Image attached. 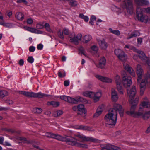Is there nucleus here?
I'll list each match as a JSON object with an SVG mask.
<instances>
[{
	"label": "nucleus",
	"mask_w": 150,
	"mask_h": 150,
	"mask_svg": "<svg viewBox=\"0 0 150 150\" xmlns=\"http://www.w3.org/2000/svg\"><path fill=\"white\" fill-rule=\"evenodd\" d=\"M123 109L121 105L115 104L113 108L110 109L105 117L104 121L106 126H114L116 124L117 115V112L121 117L123 115Z\"/></svg>",
	"instance_id": "nucleus-1"
},
{
	"label": "nucleus",
	"mask_w": 150,
	"mask_h": 150,
	"mask_svg": "<svg viewBox=\"0 0 150 150\" xmlns=\"http://www.w3.org/2000/svg\"><path fill=\"white\" fill-rule=\"evenodd\" d=\"M45 136L48 137L54 138L59 140L65 141L69 145L83 148L87 147V145L78 143L76 139L71 136H65L62 137L59 135L49 132L46 133Z\"/></svg>",
	"instance_id": "nucleus-2"
},
{
	"label": "nucleus",
	"mask_w": 150,
	"mask_h": 150,
	"mask_svg": "<svg viewBox=\"0 0 150 150\" xmlns=\"http://www.w3.org/2000/svg\"><path fill=\"white\" fill-rule=\"evenodd\" d=\"M136 87L133 86L132 89L127 90V95L129 97V102L130 103L137 105L139 100L138 97H136L134 100V97L136 93Z\"/></svg>",
	"instance_id": "nucleus-3"
},
{
	"label": "nucleus",
	"mask_w": 150,
	"mask_h": 150,
	"mask_svg": "<svg viewBox=\"0 0 150 150\" xmlns=\"http://www.w3.org/2000/svg\"><path fill=\"white\" fill-rule=\"evenodd\" d=\"M121 7L126 10L127 12L132 14L134 10L133 2L131 0H123L121 4Z\"/></svg>",
	"instance_id": "nucleus-4"
},
{
	"label": "nucleus",
	"mask_w": 150,
	"mask_h": 150,
	"mask_svg": "<svg viewBox=\"0 0 150 150\" xmlns=\"http://www.w3.org/2000/svg\"><path fill=\"white\" fill-rule=\"evenodd\" d=\"M121 73L122 76L123 83L124 86L126 87L127 91V92L128 89L130 90L132 88V87L129 88V86L132 83L131 78L129 76H127L126 75V72L124 71H122Z\"/></svg>",
	"instance_id": "nucleus-5"
},
{
	"label": "nucleus",
	"mask_w": 150,
	"mask_h": 150,
	"mask_svg": "<svg viewBox=\"0 0 150 150\" xmlns=\"http://www.w3.org/2000/svg\"><path fill=\"white\" fill-rule=\"evenodd\" d=\"M145 79H143L140 84V94L141 95H142L145 91L146 84L148 83L147 79L150 78V74L148 73L144 75Z\"/></svg>",
	"instance_id": "nucleus-6"
},
{
	"label": "nucleus",
	"mask_w": 150,
	"mask_h": 150,
	"mask_svg": "<svg viewBox=\"0 0 150 150\" xmlns=\"http://www.w3.org/2000/svg\"><path fill=\"white\" fill-rule=\"evenodd\" d=\"M137 15L138 20L142 22L146 23L149 20L147 16L143 14L142 11L140 8H137Z\"/></svg>",
	"instance_id": "nucleus-7"
},
{
	"label": "nucleus",
	"mask_w": 150,
	"mask_h": 150,
	"mask_svg": "<svg viewBox=\"0 0 150 150\" xmlns=\"http://www.w3.org/2000/svg\"><path fill=\"white\" fill-rule=\"evenodd\" d=\"M144 106L142 105V103H141L138 111H136L135 117H138L140 116H142V118L145 119H148L149 117V115H150V114H146L148 112V111L144 113Z\"/></svg>",
	"instance_id": "nucleus-8"
},
{
	"label": "nucleus",
	"mask_w": 150,
	"mask_h": 150,
	"mask_svg": "<svg viewBox=\"0 0 150 150\" xmlns=\"http://www.w3.org/2000/svg\"><path fill=\"white\" fill-rule=\"evenodd\" d=\"M115 79L116 84L117 88L119 93L122 94H123L122 88V85L121 83V79L119 75H116L115 77Z\"/></svg>",
	"instance_id": "nucleus-9"
},
{
	"label": "nucleus",
	"mask_w": 150,
	"mask_h": 150,
	"mask_svg": "<svg viewBox=\"0 0 150 150\" xmlns=\"http://www.w3.org/2000/svg\"><path fill=\"white\" fill-rule=\"evenodd\" d=\"M115 53L119 59L122 61H124L127 59V56L120 49H116L115 50Z\"/></svg>",
	"instance_id": "nucleus-10"
},
{
	"label": "nucleus",
	"mask_w": 150,
	"mask_h": 150,
	"mask_svg": "<svg viewBox=\"0 0 150 150\" xmlns=\"http://www.w3.org/2000/svg\"><path fill=\"white\" fill-rule=\"evenodd\" d=\"M136 72L138 76L137 82L139 83L142 79L143 74V70L140 65L138 64L137 66Z\"/></svg>",
	"instance_id": "nucleus-11"
},
{
	"label": "nucleus",
	"mask_w": 150,
	"mask_h": 150,
	"mask_svg": "<svg viewBox=\"0 0 150 150\" xmlns=\"http://www.w3.org/2000/svg\"><path fill=\"white\" fill-rule=\"evenodd\" d=\"M124 68L129 72L130 74L133 76H135V74L134 71L130 66L126 62H124L123 64Z\"/></svg>",
	"instance_id": "nucleus-12"
},
{
	"label": "nucleus",
	"mask_w": 150,
	"mask_h": 150,
	"mask_svg": "<svg viewBox=\"0 0 150 150\" xmlns=\"http://www.w3.org/2000/svg\"><path fill=\"white\" fill-rule=\"evenodd\" d=\"M95 77L98 80L107 83H111L112 81L113 80L111 78H110L106 77L103 76L99 75H96Z\"/></svg>",
	"instance_id": "nucleus-13"
},
{
	"label": "nucleus",
	"mask_w": 150,
	"mask_h": 150,
	"mask_svg": "<svg viewBox=\"0 0 150 150\" xmlns=\"http://www.w3.org/2000/svg\"><path fill=\"white\" fill-rule=\"evenodd\" d=\"M102 95L100 91L97 92H93L92 93V98L94 102H96L98 101Z\"/></svg>",
	"instance_id": "nucleus-14"
},
{
	"label": "nucleus",
	"mask_w": 150,
	"mask_h": 150,
	"mask_svg": "<svg viewBox=\"0 0 150 150\" xmlns=\"http://www.w3.org/2000/svg\"><path fill=\"white\" fill-rule=\"evenodd\" d=\"M82 37V34L81 33H79L76 36L72 38L70 37V41L75 44H77L78 43V41L81 40Z\"/></svg>",
	"instance_id": "nucleus-15"
},
{
	"label": "nucleus",
	"mask_w": 150,
	"mask_h": 150,
	"mask_svg": "<svg viewBox=\"0 0 150 150\" xmlns=\"http://www.w3.org/2000/svg\"><path fill=\"white\" fill-rule=\"evenodd\" d=\"M97 40L100 49L105 50L108 47L107 43L104 39H98Z\"/></svg>",
	"instance_id": "nucleus-16"
},
{
	"label": "nucleus",
	"mask_w": 150,
	"mask_h": 150,
	"mask_svg": "<svg viewBox=\"0 0 150 150\" xmlns=\"http://www.w3.org/2000/svg\"><path fill=\"white\" fill-rule=\"evenodd\" d=\"M136 104L132 105L129 111H127L126 113L128 115L134 117H136Z\"/></svg>",
	"instance_id": "nucleus-17"
},
{
	"label": "nucleus",
	"mask_w": 150,
	"mask_h": 150,
	"mask_svg": "<svg viewBox=\"0 0 150 150\" xmlns=\"http://www.w3.org/2000/svg\"><path fill=\"white\" fill-rule=\"evenodd\" d=\"M138 54L139 58L143 62H146L147 60V57L144 53L142 51H140L137 49L135 52Z\"/></svg>",
	"instance_id": "nucleus-18"
},
{
	"label": "nucleus",
	"mask_w": 150,
	"mask_h": 150,
	"mask_svg": "<svg viewBox=\"0 0 150 150\" xmlns=\"http://www.w3.org/2000/svg\"><path fill=\"white\" fill-rule=\"evenodd\" d=\"M23 28L25 30L32 33L38 34H41L42 33V31L38 30L36 29L30 27L28 26H24V27Z\"/></svg>",
	"instance_id": "nucleus-19"
},
{
	"label": "nucleus",
	"mask_w": 150,
	"mask_h": 150,
	"mask_svg": "<svg viewBox=\"0 0 150 150\" xmlns=\"http://www.w3.org/2000/svg\"><path fill=\"white\" fill-rule=\"evenodd\" d=\"M111 96L112 99L113 101H116L118 99V96L117 92L115 89L112 88L111 90Z\"/></svg>",
	"instance_id": "nucleus-20"
},
{
	"label": "nucleus",
	"mask_w": 150,
	"mask_h": 150,
	"mask_svg": "<svg viewBox=\"0 0 150 150\" xmlns=\"http://www.w3.org/2000/svg\"><path fill=\"white\" fill-rule=\"evenodd\" d=\"M75 137H78L80 139L81 141H88L91 140V139L89 137H86L81 133L76 134L75 135Z\"/></svg>",
	"instance_id": "nucleus-21"
},
{
	"label": "nucleus",
	"mask_w": 150,
	"mask_h": 150,
	"mask_svg": "<svg viewBox=\"0 0 150 150\" xmlns=\"http://www.w3.org/2000/svg\"><path fill=\"white\" fill-rule=\"evenodd\" d=\"M78 111L81 113V115L83 116L86 115V110L83 104H80L78 105Z\"/></svg>",
	"instance_id": "nucleus-22"
},
{
	"label": "nucleus",
	"mask_w": 150,
	"mask_h": 150,
	"mask_svg": "<svg viewBox=\"0 0 150 150\" xmlns=\"http://www.w3.org/2000/svg\"><path fill=\"white\" fill-rule=\"evenodd\" d=\"M106 63V60L105 58L104 57H102L100 59L99 64L97 67L101 69H103L104 68V66L105 65Z\"/></svg>",
	"instance_id": "nucleus-23"
},
{
	"label": "nucleus",
	"mask_w": 150,
	"mask_h": 150,
	"mask_svg": "<svg viewBox=\"0 0 150 150\" xmlns=\"http://www.w3.org/2000/svg\"><path fill=\"white\" fill-rule=\"evenodd\" d=\"M18 93L24 95L26 96L30 97H34V93L33 92H28L25 91H19Z\"/></svg>",
	"instance_id": "nucleus-24"
},
{
	"label": "nucleus",
	"mask_w": 150,
	"mask_h": 150,
	"mask_svg": "<svg viewBox=\"0 0 150 150\" xmlns=\"http://www.w3.org/2000/svg\"><path fill=\"white\" fill-rule=\"evenodd\" d=\"M135 3L139 6L148 5L149 4V1L146 0H135Z\"/></svg>",
	"instance_id": "nucleus-25"
},
{
	"label": "nucleus",
	"mask_w": 150,
	"mask_h": 150,
	"mask_svg": "<svg viewBox=\"0 0 150 150\" xmlns=\"http://www.w3.org/2000/svg\"><path fill=\"white\" fill-rule=\"evenodd\" d=\"M71 103L76 104L78 102H82L83 100V98L80 96H78L75 98H73L71 97Z\"/></svg>",
	"instance_id": "nucleus-26"
},
{
	"label": "nucleus",
	"mask_w": 150,
	"mask_h": 150,
	"mask_svg": "<svg viewBox=\"0 0 150 150\" xmlns=\"http://www.w3.org/2000/svg\"><path fill=\"white\" fill-rule=\"evenodd\" d=\"M60 98L65 101L71 103V97H70L66 96H60Z\"/></svg>",
	"instance_id": "nucleus-27"
},
{
	"label": "nucleus",
	"mask_w": 150,
	"mask_h": 150,
	"mask_svg": "<svg viewBox=\"0 0 150 150\" xmlns=\"http://www.w3.org/2000/svg\"><path fill=\"white\" fill-rule=\"evenodd\" d=\"M83 42L86 43L91 39L92 37L90 35H86L83 37Z\"/></svg>",
	"instance_id": "nucleus-28"
},
{
	"label": "nucleus",
	"mask_w": 150,
	"mask_h": 150,
	"mask_svg": "<svg viewBox=\"0 0 150 150\" xmlns=\"http://www.w3.org/2000/svg\"><path fill=\"white\" fill-rule=\"evenodd\" d=\"M49 95L42 93L40 92L38 93H34V98H42L44 96L47 97Z\"/></svg>",
	"instance_id": "nucleus-29"
},
{
	"label": "nucleus",
	"mask_w": 150,
	"mask_h": 150,
	"mask_svg": "<svg viewBox=\"0 0 150 150\" xmlns=\"http://www.w3.org/2000/svg\"><path fill=\"white\" fill-rule=\"evenodd\" d=\"M140 35L139 32L138 31H134L131 34L129 35L127 38V39H130L134 37H136Z\"/></svg>",
	"instance_id": "nucleus-30"
},
{
	"label": "nucleus",
	"mask_w": 150,
	"mask_h": 150,
	"mask_svg": "<svg viewBox=\"0 0 150 150\" xmlns=\"http://www.w3.org/2000/svg\"><path fill=\"white\" fill-rule=\"evenodd\" d=\"M111 145L110 144H102L101 145V150H111Z\"/></svg>",
	"instance_id": "nucleus-31"
},
{
	"label": "nucleus",
	"mask_w": 150,
	"mask_h": 150,
	"mask_svg": "<svg viewBox=\"0 0 150 150\" xmlns=\"http://www.w3.org/2000/svg\"><path fill=\"white\" fill-rule=\"evenodd\" d=\"M109 30L111 33L114 34L117 36H118L120 35V32L118 30H114L111 28H109Z\"/></svg>",
	"instance_id": "nucleus-32"
},
{
	"label": "nucleus",
	"mask_w": 150,
	"mask_h": 150,
	"mask_svg": "<svg viewBox=\"0 0 150 150\" xmlns=\"http://www.w3.org/2000/svg\"><path fill=\"white\" fill-rule=\"evenodd\" d=\"M16 17L18 20L22 21L24 18V15L21 13L18 12L16 13Z\"/></svg>",
	"instance_id": "nucleus-33"
},
{
	"label": "nucleus",
	"mask_w": 150,
	"mask_h": 150,
	"mask_svg": "<svg viewBox=\"0 0 150 150\" xmlns=\"http://www.w3.org/2000/svg\"><path fill=\"white\" fill-rule=\"evenodd\" d=\"M48 105H52L53 107H57L59 105V103L58 102L51 101L47 103Z\"/></svg>",
	"instance_id": "nucleus-34"
},
{
	"label": "nucleus",
	"mask_w": 150,
	"mask_h": 150,
	"mask_svg": "<svg viewBox=\"0 0 150 150\" xmlns=\"http://www.w3.org/2000/svg\"><path fill=\"white\" fill-rule=\"evenodd\" d=\"M78 129H82L85 130H87L89 131H92L91 128L88 126H84L82 125H80L76 128Z\"/></svg>",
	"instance_id": "nucleus-35"
},
{
	"label": "nucleus",
	"mask_w": 150,
	"mask_h": 150,
	"mask_svg": "<svg viewBox=\"0 0 150 150\" xmlns=\"http://www.w3.org/2000/svg\"><path fill=\"white\" fill-rule=\"evenodd\" d=\"M63 113L62 111L58 110L54 111L53 113V115L54 117H57L62 115Z\"/></svg>",
	"instance_id": "nucleus-36"
},
{
	"label": "nucleus",
	"mask_w": 150,
	"mask_h": 150,
	"mask_svg": "<svg viewBox=\"0 0 150 150\" xmlns=\"http://www.w3.org/2000/svg\"><path fill=\"white\" fill-rule=\"evenodd\" d=\"M144 108L150 109V101H143L141 103Z\"/></svg>",
	"instance_id": "nucleus-37"
},
{
	"label": "nucleus",
	"mask_w": 150,
	"mask_h": 150,
	"mask_svg": "<svg viewBox=\"0 0 150 150\" xmlns=\"http://www.w3.org/2000/svg\"><path fill=\"white\" fill-rule=\"evenodd\" d=\"M124 48L125 50H126V49H128L129 50H132L135 52L137 50V49L135 47L129 45H125Z\"/></svg>",
	"instance_id": "nucleus-38"
},
{
	"label": "nucleus",
	"mask_w": 150,
	"mask_h": 150,
	"mask_svg": "<svg viewBox=\"0 0 150 150\" xmlns=\"http://www.w3.org/2000/svg\"><path fill=\"white\" fill-rule=\"evenodd\" d=\"M79 53L81 55L83 54L85 57H88L83 47H80L79 48Z\"/></svg>",
	"instance_id": "nucleus-39"
},
{
	"label": "nucleus",
	"mask_w": 150,
	"mask_h": 150,
	"mask_svg": "<svg viewBox=\"0 0 150 150\" xmlns=\"http://www.w3.org/2000/svg\"><path fill=\"white\" fill-rule=\"evenodd\" d=\"M98 49V47L95 45L92 46L91 48V52L94 53H96L97 52Z\"/></svg>",
	"instance_id": "nucleus-40"
},
{
	"label": "nucleus",
	"mask_w": 150,
	"mask_h": 150,
	"mask_svg": "<svg viewBox=\"0 0 150 150\" xmlns=\"http://www.w3.org/2000/svg\"><path fill=\"white\" fill-rule=\"evenodd\" d=\"M92 92L89 91H86L83 92V95L85 96L91 98H92Z\"/></svg>",
	"instance_id": "nucleus-41"
},
{
	"label": "nucleus",
	"mask_w": 150,
	"mask_h": 150,
	"mask_svg": "<svg viewBox=\"0 0 150 150\" xmlns=\"http://www.w3.org/2000/svg\"><path fill=\"white\" fill-rule=\"evenodd\" d=\"M8 95V93L6 91L0 90V97L1 98L4 97Z\"/></svg>",
	"instance_id": "nucleus-42"
},
{
	"label": "nucleus",
	"mask_w": 150,
	"mask_h": 150,
	"mask_svg": "<svg viewBox=\"0 0 150 150\" xmlns=\"http://www.w3.org/2000/svg\"><path fill=\"white\" fill-rule=\"evenodd\" d=\"M69 4L71 6L75 7L77 5V2L74 0H68Z\"/></svg>",
	"instance_id": "nucleus-43"
},
{
	"label": "nucleus",
	"mask_w": 150,
	"mask_h": 150,
	"mask_svg": "<svg viewBox=\"0 0 150 150\" xmlns=\"http://www.w3.org/2000/svg\"><path fill=\"white\" fill-rule=\"evenodd\" d=\"M2 25L4 27L8 28H11L14 27V25L11 23H5L3 22Z\"/></svg>",
	"instance_id": "nucleus-44"
},
{
	"label": "nucleus",
	"mask_w": 150,
	"mask_h": 150,
	"mask_svg": "<svg viewBox=\"0 0 150 150\" xmlns=\"http://www.w3.org/2000/svg\"><path fill=\"white\" fill-rule=\"evenodd\" d=\"M104 109V106L103 105L99 106L97 108L96 111L99 113L101 114Z\"/></svg>",
	"instance_id": "nucleus-45"
},
{
	"label": "nucleus",
	"mask_w": 150,
	"mask_h": 150,
	"mask_svg": "<svg viewBox=\"0 0 150 150\" xmlns=\"http://www.w3.org/2000/svg\"><path fill=\"white\" fill-rule=\"evenodd\" d=\"M79 17L81 19H84L85 21L88 22V21L89 18L88 17L82 14H80L79 15Z\"/></svg>",
	"instance_id": "nucleus-46"
},
{
	"label": "nucleus",
	"mask_w": 150,
	"mask_h": 150,
	"mask_svg": "<svg viewBox=\"0 0 150 150\" xmlns=\"http://www.w3.org/2000/svg\"><path fill=\"white\" fill-rule=\"evenodd\" d=\"M33 111L35 113L40 114L42 112V110L40 108H35L33 109Z\"/></svg>",
	"instance_id": "nucleus-47"
},
{
	"label": "nucleus",
	"mask_w": 150,
	"mask_h": 150,
	"mask_svg": "<svg viewBox=\"0 0 150 150\" xmlns=\"http://www.w3.org/2000/svg\"><path fill=\"white\" fill-rule=\"evenodd\" d=\"M57 35L58 37L60 38L63 39L64 38L63 35V31L61 30H59L57 33Z\"/></svg>",
	"instance_id": "nucleus-48"
},
{
	"label": "nucleus",
	"mask_w": 150,
	"mask_h": 150,
	"mask_svg": "<svg viewBox=\"0 0 150 150\" xmlns=\"http://www.w3.org/2000/svg\"><path fill=\"white\" fill-rule=\"evenodd\" d=\"M44 26L46 30L47 31L50 32H52V30L50 28L49 25L48 23H45L44 25Z\"/></svg>",
	"instance_id": "nucleus-49"
},
{
	"label": "nucleus",
	"mask_w": 150,
	"mask_h": 150,
	"mask_svg": "<svg viewBox=\"0 0 150 150\" xmlns=\"http://www.w3.org/2000/svg\"><path fill=\"white\" fill-rule=\"evenodd\" d=\"M36 27L38 29H41L44 27V25L43 24L40 22L37 24Z\"/></svg>",
	"instance_id": "nucleus-50"
},
{
	"label": "nucleus",
	"mask_w": 150,
	"mask_h": 150,
	"mask_svg": "<svg viewBox=\"0 0 150 150\" xmlns=\"http://www.w3.org/2000/svg\"><path fill=\"white\" fill-rule=\"evenodd\" d=\"M111 150H120L121 149L119 147L111 145Z\"/></svg>",
	"instance_id": "nucleus-51"
},
{
	"label": "nucleus",
	"mask_w": 150,
	"mask_h": 150,
	"mask_svg": "<svg viewBox=\"0 0 150 150\" xmlns=\"http://www.w3.org/2000/svg\"><path fill=\"white\" fill-rule=\"evenodd\" d=\"M63 33L65 35H68L69 33V30L68 29L64 28L63 29Z\"/></svg>",
	"instance_id": "nucleus-52"
},
{
	"label": "nucleus",
	"mask_w": 150,
	"mask_h": 150,
	"mask_svg": "<svg viewBox=\"0 0 150 150\" xmlns=\"http://www.w3.org/2000/svg\"><path fill=\"white\" fill-rule=\"evenodd\" d=\"M27 61L30 63H33L34 61V59L32 57H28Z\"/></svg>",
	"instance_id": "nucleus-53"
},
{
	"label": "nucleus",
	"mask_w": 150,
	"mask_h": 150,
	"mask_svg": "<svg viewBox=\"0 0 150 150\" xmlns=\"http://www.w3.org/2000/svg\"><path fill=\"white\" fill-rule=\"evenodd\" d=\"M26 142L28 143H31L32 145L33 144H34L35 145V144H36L37 145H39L40 144V143L39 142H35V141H31L30 142L27 141Z\"/></svg>",
	"instance_id": "nucleus-54"
},
{
	"label": "nucleus",
	"mask_w": 150,
	"mask_h": 150,
	"mask_svg": "<svg viewBox=\"0 0 150 150\" xmlns=\"http://www.w3.org/2000/svg\"><path fill=\"white\" fill-rule=\"evenodd\" d=\"M58 76L60 77H62L65 76L66 74L65 72H64L63 74L61 72L59 71L58 73Z\"/></svg>",
	"instance_id": "nucleus-55"
},
{
	"label": "nucleus",
	"mask_w": 150,
	"mask_h": 150,
	"mask_svg": "<svg viewBox=\"0 0 150 150\" xmlns=\"http://www.w3.org/2000/svg\"><path fill=\"white\" fill-rule=\"evenodd\" d=\"M27 22L28 24L30 25H31L33 23V21L31 18H28L27 19Z\"/></svg>",
	"instance_id": "nucleus-56"
},
{
	"label": "nucleus",
	"mask_w": 150,
	"mask_h": 150,
	"mask_svg": "<svg viewBox=\"0 0 150 150\" xmlns=\"http://www.w3.org/2000/svg\"><path fill=\"white\" fill-rule=\"evenodd\" d=\"M112 9L113 11H117L118 10V8L115 6L113 5L112 7Z\"/></svg>",
	"instance_id": "nucleus-57"
},
{
	"label": "nucleus",
	"mask_w": 150,
	"mask_h": 150,
	"mask_svg": "<svg viewBox=\"0 0 150 150\" xmlns=\"http://www.w3.org/2000/svg\"><path fill=\"white\" fill-rule=\"evenodd\" d=\"M17 2L18 3H23L25 4L27 3V1L25 0H17Z\"/></svg>",
	"instance_id": "nucleus-58"
},
{
	"label": "nucleus",
	"mask_w": 150,
	"mask_h": 150,
	"mask_svg": "<svg viewBox=\"0 0 150 150\" xmlns=\"http://www.w3.org/2000/svg\"><path fill=\"white\" fill-rule=\"evenodd\" d=\"M3 145L8 146H11V144L8 141L5 142L3 144Z\"/></svg>",
	"instance_id": "nucleus-59"
},
{
	"label": "nucleus",
	"mask_w": 150,
	"mask_h": 150,
	"mask_svg": "<svg viewBox=\"0 0 150 150\" xmlns=\"http://www.w3.org/2000/svg\"><path fill=\"white\" fill-rule=\"evenodd\" d=\"M37 48L38 50H41L43 48V45L41 44H40L38 45Z\"/></svg>",
	"instance_id": "nucleus-60"
},
{
	"label": "nucleus",
	"mask_w": 150,
	"mask_h": 150,
	"mask_svg": "<svg viewBox=\"0 0 150 150\" xmlns=\"http://www.w3.org/2000/svg\"><path fill=\"white\" fill-rule=\"evenodd\" d=\"M35 49V47L33 46H31L29 48V50L30 51V52H34Z\"/></svg>",
	"instance_id": "nucleus-61"
},
{
	"label": "nucleus",
	"mask_w": 150,
	"mask_h": 150,
	"mask_svg": "<svg viewBox=\"0 0 150 150\" xmlns=\"http://www.w3.org/2000/svg\"><path fill=\"white\" fill-rule=\"evenodd\" d=\"M69 84V80H66L64 82V85L66 86H68Z\"/></svg>",
	"instance_id": "nucleus-62"
},
{
	"label": "nucleus",
	"mask_w": 150,
	"mask_h": 150,
	"mask_svg": "<svg viewBox=\"0 0 150 150\" xmlns=\"http://www.w3.org/2000/svg\"><path fill=\"white\" fill-rule=\"evenodd\" d=\"M4 140V138L2 136L0 137V144H3Z\"/></svg>",
	"instance_id": "nucleus-63"
},
{
	"label": "nucleus",
	"mask_w": 150,
	"mask_h": 150,
	"mask_svg": "<svg viewBox=\"0 0 150 150\" xmlns=\"http://www.w3.org/2000/svg\"><path fill=\"white\" fill-rule=\"evenodd\" d=\"M143 62L147 64L149 66H150V59H149L147 58L146 62Z\"/></svg>",
	"instance_id": "nucleus-64"
}]
</instances>
